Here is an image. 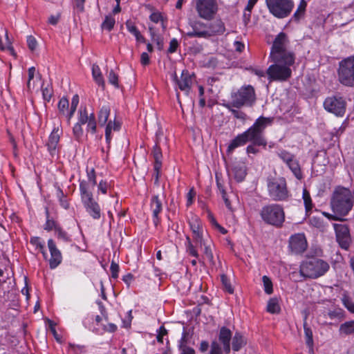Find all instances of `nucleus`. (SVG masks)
Listing matches in <instances>:
<instances>
[{"label":"nucleus","mask_w":354,"mask_h":354,"mask_svg":"<svg viewBox=\"0 0 354 354\" xmlns=\"http://www.w3.org/2000/svg\"><path fill=\"white\" fill-rule=\"evenodd\" d=\"M256 101L254 88L250 86H243L236 91L232 93L231 101L235 108L240 109L243 106H252Z\"/></svg>","instance_id":"obj_7"},{"label":"nucleus","mask_w":354,"mask_h":354,"mask_svg":"<svg viewBox=\"0 0 354 354\" xmlns=\"http://www.w3.org/2000/svg\"><path fill=\"white\" fill-rule=\"evenodd\" d=\"M338 81L344 86H354V55L343 59L337 68Z\"/></svg>","instance_id":"obj_8"},{"label":"nucleus","mask_w":354,"mask_h":354,"mask_svg":"<svg viewBox=\"0 0 354 354\" xmlns=\"http://www.w3.org/2000/svg\"><path fill=\"white\" fill-rule=\"evenodd\" d=\"M341 301L347 310H354V299L346 292L342 294Z\"/></svg>","instance_id":"obj_38"},{"label":"nucleus","mask_w":354,"mask_h":354,"mask_svg":"<svg viewBox=\"0 0 354 354\" xmlns=\"http://www.w3.org/2000/svg\"><path fill=\"white\" fill-rule=\"evenodd\" d=\"M287 166L291 170V171L292 172L293 175L295 176L296 178H297L298 180H301L303 178V174L301 172L299 160H297L295 158H293L287 165Z\"/></svg>","instance_id":"obj_31"},{"label":"nucleus","mask_w":354,"mask_h":354,"mask_svg":"<svg viewBox=\"0 0 354 354\" xmlns=\"http://www.w3.org/2000/svg\"><path fill=\"white\" fill-rule=\"evenodd\" d=\"M48 248L50 253L49 266L51 269H55L62 263V255L52 239L48 240Z\"/></svg>","instance_id":"obj_19"},{"label":"nucleus","mask_w":354,"mask_h":354,"mask_svg":"<svg viewBox=\"0 0 354 354\" xmlns=\"http://www.w3.org/2000/svg\"><path fill=\"white\" fill-rule=\"evenodd\" d=\"M267 189L268 196L273 201H287L290 197L286 180L283 177L268 178Z\"/></svg>","instance_id":"obj_6"},{"label":"nucleus","mask_w":354,"mask_h":354,"mask_svg":"<svg viewBox=\"0 0 354 354\" xmlns=\"http://www.w3.org/2000/svg\"><path fill=\"white\" fill-rule=\"evenodd\" d=\"M78 103H79V97L77 95H75L72 98L70 111L67 115V118H68V121L71 119L75 111H76Z\"/></svg>","instance_id":"obj_47"},{"label":"nucleus","mask_w":354,"mask_h":354,"mask_svg":"<svg viewBox=\"0 0 354 354\" xmlns=\"http://www.w3.org/2000/svg\"><path fill=\"white\" fill-rule=\"evenodd\" d=\"M69 106L68 100L66 97H62L59 100L58 103V109L59 112L67 117Z\"/></svg>","instance_id":"obj_44"},{"label":"nucleus","mask_w":354,"mask_h":354,"mask_svg":"<svg viewBox=\"0 0 354 354\" xmlns=\"http://www.w3.org/2000/svg\"><path fill=\"white\" fill-rule=\"evenodd\" d=\"M232 349L234 351H239L246 344V340L239 332H236L232 338Z\"/></svg>","instance_id":"obj_30"},{"label":"nucleus","mask_w":354,"mask_h":354,"mask_svg":"<svg viewBox=\"0 0 354 354\" xmlns=\"http://www.w3.org/2000/svg\"><path fill=\"white\" fill-rule=\"evenodd\" d=\"M259 214L266 224L276 228H281L286 219L283 207L278 203H271L263 206Z\"/></svg>","instance_id":"obj_4"},{"label":"nucleus","mask_w":354,"mask_h":354,"mask_svg":"<svg viewBox=\"0 0 354 354\" xmlns=\"http://www.w3.org/2000/svg\"><path fill=\"white\" fill-rule=\"evenodd\" d=\"M125 24L128 31L134 35L137 41L145 43L146 41L145 37L141 35L140 32L133 21L128 20Z\"/></svg>","instance_id":"obj_27"},{"label":"nucleus","mask_w":354,"mask_h":354,"mask_svg":"<svg viewBox=\"0 0 354 354\" xmlns=\"http://www.w3.org/2000/svg\"><path fill=\"white\" fill-rule=\"evenodd\" d=\"M149 19L151 21L156 23V24L161 22L162 28L164 29L165 28V26L164 25V22H163V17L160 12H155L151 13V15L149 16Z\"/></svg>","instance_id":"obj_55"},{"label":"nucleus","mask_w":354,"mask_h":354,"mask_svg":"<svg viewBox=\"0 0 354 354\" xmlns=\"http://www.w3.org/2000/svg\"><path fill=\"white\" fill-rule=\"evenodd\" d=\"M178 46V41L176 39H172L169 42V46L167 50L169 53H174L176 51L177 48Z\"/></svg>","instance_id":"obj_62"},{"label":"nucleus","mask_w":354,"mask_h":354,"mask_svg":"<svg viewBox=\"0 0 354 354\" xmlns=\"http://www.w3.org/2000/svg\"><path fill=\"white\" fill-rule=\"evenodd\" d=\"M91 118V114L88 115L86 108H80V109L78 111V121L77 123L83 125L86 124Z\"/></svg>","instance_id":"obj_40"},{"label":"nucleus","mask_w":354,"mask_h":354,"mask_svg":"<svg viewBox=\"0 0 354 354\" xmlns=\"http://www.w3.org/2000/svg\"><path fill=\"white\" fill-rule=\"evenodd\" d=\"M157 138L156 141V144L153 147V151H152V155L154 158V165H153V169L154 170H158L161 169L162 168V151L159 145V140L158 138V133L156 134Z\"/></svg>","instance_id":"obj_25"},{"label":"nucleus","mask_w":354,"mask_h":354,"mask_svg":"<svg viewBox=\"0 0 354 354\" xmlns=\"http://www.w3.org/2000/svg\"><path fill=\"white\" fill-rule=\"evenodd\" d=\"M186 252L188 253L189 255H191L196 259L198 258L199 254L196 249L195 246L193 245V243L191 241V239L189 236L186 237Z\"/></svg>","instance_id":"obj_41"},{"label":"nucleus","mask_w":354,"mask_h":354,"mask_svg":"<svg viewBox=\"0 0 354 354\" xmlns=\"http://www.w3.org/2000/svg\"><path fill=\"white\" fill-rule=\"evenodd\" d=\"M30 243L35 246L36 249L39 250V251L42 253V255L44 259H46L48 257L47 252L45 250L44 243L41 241V239L38 236H33L30 238Z\"/></svg>","instance_id":"obj_35"},{"label":"nucleus","mask_w":354,"mask_h":354,"mask_svg":"<svg viewBox=\"0 0 354 354\" xmlns=\"http://www.w3.org/2000/svg\"><path fill=\"white\" fill-rule=\"evenodd\" d=\"M81 201L86 212L95 220L101 217V209L92 194H80Z\"/></svg>","instance_id":"obj_14"},{"label":"nucleus","mask_w":354,"mask_h":354,"mask_svg":"<svg viewBox=\"0 0 354 354\" xmlns=\"http://www.w3.org/2000/svg\"><path fill=\"white\" fill-rule=\"evenodd\" d=\"M279 300L277 297L271 298L267 306V310H280Z\"/></svg>","instance_id":"obj_56"},{"label":"nucleus","mask_w":354,"mask_h":354,"mask_svg":"<svg viewBox=\"0 0 354 354\" xmlns=\"http://www.w3.org/2000/svg\"><path fill=\"white\" fill-rule=\"evenodd\" d=\"M27 44L29 49L33 51L37 48V42L36 39L33 36L29 35L27 37Z\"/></svg>","instance_id":"obj_59"},{"label":"nucleus","mask_w":354,"mask_h":354,"mask_svg":"<svg viewBox=\"0 0 354 354\" xmlns=\"http://www.w3.org/2000/svg\"><path fill=\"white\" fill-rule=\"evenodd\" d=\"M302 198H303V200H304V206H305L306 213L307 215H308L311 212V211H312V209L313 207V202H312V199H311L310 193L307 190L306 188H304L303 189Z\"/></svg>","instance_id":"obj_33"},{"label":"nucleus","mask_w":354,"mask_h":354,"mask_svg":"<svg viewBox=\"0 0 354 354\" xmlns=\"http://www.w3.org/2000/svg\"><path fill=\"white\" fill-rule=\"evenodd\" d=\"M150 209L152 212L153 222L155 226H158L160 223L159 214L162 211V203L158 195H154L151 197L150 201Z\"/></svg>","instance_id":"obj_22"},{"label":"nucleus","mask_w":354,"mask_h":354,"mask_svg":"<svg viewBox=\"0 0 354 354\" xmlns=\"http://www.w3.org/2000/svg\"><path fill=\"white\" fill-rule=\"evenodd\" d=\"M209 354H222L221 347L217 342L213 341L212 342Z\"/></svg>","instance_id":"obj_58"},{"label":"nucleus","mask_w":354,"mask_h":354,"mask_svg":"<svg viewBox=\"0 0 354 354\" xmlns=\"http://www.w3.org/2000/svg\"><path fill=\"white\" fill-rule=\"evenodd\" d=\"M87 124V131H91V133L94 134L96 133V120L95 117L93 113H91L90 120L86 123Z\"/></svg>","instance_id":"obj_52"},{"label":"nucleus","mask_w":354,"mask_h":354,"mask_svg":"<svg viewBox=\"0 0 354 354\" xmlns=\"http://www.w3.org/2000/svg\"><path fill=\"white\" fill-rule=\"evenodd\" d=\"M198 16L205 20L212 19L218 11L216 0H194Z\"/></svg>","instance_id":"obj_11"},{"label":"nucleus","mask_w":354,"mask_h":354,"mask_svg":"<svg viewBox=\"0 0 354 354\" xmlns=\"http://www.w3.org/2000/svg\"><path fill=\"white\" fill-rule=\"evenodd\" d=\"M179 349L180 354H195L194 349L186 345H179Z\"/></svg>","instance_id":"obj_63"},{"label":"nucleus","mask_w":354,"mask_h":354,"mask_svg":"<svg viewBox=\"0 0 354 354\" xmlns=\"http://www.w3.org/2000/svg\"><path fill=\"white\" fill-rule=\"evenodd\" d=\"M173 81L175 82L176 90L180 89L185 95H188L192 90L194 83L196 82V75L188 70L184 69L180 76L178 77L176 73L172 75Z\"/></svg>","instance_id":"obj_10"},{"label":"nucleus","mask_w":354,"mask_h":354,"mask_svg":"<svg viewBox=\"0 0 354 354\" xmlns=\"http://www.w3.org/2000/svg\"><path fill=\"white\" fill-rule=\"evenodd\" d=\"M245 135H243V133H240L238 136H236L230 143V145L227 147V151L228 153L232 152L236 148L243 146L247 143L246 139H245Z\"/></svg>","instance_id":"obj_26"},{"label":"nucleus","mask_w":354,"mask_h":354,"mask_svg":"<svg viewBox=\"0 0 354 354\" xmlns=\"http://www.w3.org/2000/svg\"><path fill=\"white\" fill-rule=\"evenodd\" d=\"M61 134L62 131H59V127H54L48 137L46 147L48 151L52 157L58 156L59 150V142Z\"/></svg>","instance_id":"obj_18"},{"label":"nucleus","mask_w":354,"mask_h":354,"mask_svg":"<svg viewBox=\"0 0 354 354\" xmlns=\"http://www.w3.org/2000/svg\"><path fill=\"white\" fill-rule=\"evenodd\" d=\"M109 187L110 184L106 180H101L97 185V191L103 194H106Z\"/></svg>","instance_id":"obj_57"},{"label":"nucleus","mask_w":354,"mask_h":354,"mask_svg":"<svg viewBox=\"0 0 354 354\" xmlns=\"http://www.w3.org/2000/svg\"><path fill=\"white\" fill-rule=\"evenodd\" d=\"M111 131H112V121L110 120L106 127L105 129V138L106 142L109 143L111 140Z\"/></svg>","instance_id":"obj_60"},{"label":"nucleus","mask_w":354,"mask_h":354,"mask_svg":"<svg viewBox=\"0 0 354 354\" xmlns=\"http://www.w3.org/2000/svg\"><path fill=\"white\" fill-rule=\"evenodd\" d=\"M46 221L44 226V230L48 232H50V231H52L53 230H54L55 232L56 227H59V225L57 223V222L55 221H54L52 218H50L49 212H48V208H46Z\"/></svg>","instance_id":"obj_39"},{"label":"nucleus","mask_w":354,"mask_h":354,"mask_svg":"<svg viewBox=\"0 0 354 354\" xmlns=\"http://www.w3.org/2000/svg\"><path fill=\"white\" fill-rule=\"evenodd\" d=\"M354 205V191L344 187H337L333 193L330 206L333 212L344 216L352 209Z\"/></svg>","instance_id":"obj_2"},{"label":"nucleus","mask_w":354,"mask_h":354,"mask_svg":"<svg viewBox=\"0 0 354 354\" xmlns=\"http://www.w3.org/2000/svg\"><path fill=\"white\" fill-rule=\"evenodd\" d=\"M324 107L328 112L342 117L346 112V102L342 96L332 95L325 99Z\"/></svg>","instance_id":"obj_13"},{"label":"nucleus","mask_w":354,"mask_h":354,"mask_svg":"<svg viewBox=\"0 0 354 354\" xmlns=\"http://www.w3.org/2000/svg\"><path fill=\"white\" fill-rule=\"evenodd\" d=\"M273 62L266 70V75L270 82L287 81L292 76L291 66L295 64V57L287 55L285 57H269Z\"/></svg>","instance_id":"obj_1"},{"label":"nucleus","mask_w":354,"mask_h":354,"mask_svg":"<svg viewBox=\"0 0 354 354\" xmlns=\"http://www.w3.org/2000/svg\"><path fill=\"white\" fill-rule=\"evenodd\" d=\"M307 3L304 0H301L297 10L294 13L292 18L295 21H299L301 17L304 15Z\"/></svg>","instance_id":"obj_43"},{"label":"nucleus","mask_w":354,"mask_h":354,"mask_svg":"<svg viewBox=\"0 0 354 354\" xmlns=\"http://www.w3.org/2000/svg\"><path fill=\"white\" fill-rule=\"evenodd\" d=\"M211 36L214 35H221L225 32L224 24L221 21H216L209 26Z\"/></svg>","instance_id":"obj_36"},{"label":"nucleus","mask_w":354,"mask_h":354,"mask_svg":"<svg viewBox=\"0 0 354 354\" xmlns=\"http://www.w3.org/2000/svg\"><path fill=\"white\" fill-rule=\"evenodd\" d=\"M190 230L193 234L194 241L196 242H203V226L201 221L198 217L194 216L189 220Z\"/></svg>","instance_id":"obj_21"},{"label":"nucleus","mask_w":354,"mask_h":354,"mask_svg":"<svg viewBox=\"0 0 354 354\" xmlns=\"http://www.w3.org/2000/svg\"><path fill=\"white\" fill-rule=\"evenodd\" d=\"M262 281L263 283L264 291L266 293L270 295L273 292L272 283L270 279L264 275L262 277Z\"/></svg>","instance_id":"obj_48"},{"label":"nucleus","mask_w":354,"mask_h":354,"mask_svg":"<svg viewBox=\"0 0 354 354\" xmlns=\"http://www.w3.org/2000/svg\"><path fill=\"white\" fill-rule=\"evenodd\" d=\"M191 26L192 30L186 33L189 37L207 38L211 36L209 31L206 30V25L203 22L194 21L192 23Z\"/></svg>","instance_id":"obj_20"},{"label":"nucleus","mask_w":354,"mask_h":354,"mask_svg":"<svg viewBox=\"0 0 354 354\" xmlns=\"http://www.w3.org/2000/svg\"><path fill=\"white\" fill-rule=\"evenodd\" d=\"M203 243L196 242V243L198 244L201 247H204L205 256L211 263L214 264V255L211 248V241L208 242L207 240L203 239Z\"/></svg>","instance_id":"obj_32"},{"label":"nucleus","mask_w":354,"mask_h":354,"mask_svg":"<svg viewBox=\"0 0 354 354\" xmlns=\"http://www.w3.org/2000/svg\"><path fill=\"white\" fill-rule=\"evenodd\" d=\"M277 155L286 165H288L293 158H295L294 154L283 149L279 151L277 153Z\"/></svg>","instance_id":"obj_46"},{"label":"nucleus","mask_w":354,"mask_h":354,"mask_svg":"<svg viewBox=\"0 0 354 354\" xmlns=\"http://www.w3.org/2000/svg\"><path fill=\"white\" fill-rule=\"evenodd\" d=\"M340 330L346 334H351L354 333V321L345 322L340 326Z\"/></svg>","instance_id":"obj_49"},{"label":"nucleus","mask_w":354,"mask_h":354,"mask_svg":"<svg viewBox=\"0 0 354 354\" xmlns=\"http://www.w3.org/2000/svg\"><path fill=\"white\" fill-rule=\"evenodd\" d=\"M115 24L114 17L111 16H106L104 21L102 24V28L111 31Z\"/></svg>","instance_id":"obj_45"},{"label":"nucleus","mask_w":354,"mask_h":354,"mask_svg":"<svg viewBox=\"0 0 354 354\" xmlns=\"http://www.w3.org/2000/svg\"><path fill=\"white\" fill-rule=\"evenodd\" d=\"M308 247L306 238L303 233L292 235L289 239V248L295 254L304 253Z\"/></svg>","instance_id":"obj_16"},{"label":"nucleus","mask_w":354,"mask_h":354,"mask_svg":"<svg viewBox=\"0 0 354 354\" xmlns=\"http://www.w3.org/2000/svg\"><path fill=\"white\" fill-rule=\"evenodd\" d=\"M309 223L310 225L320 230H323L325 227L323 220L316 216L311 217L309 219Z\"/></svg>","instance_id":"obj_51"},{"label":"nucleus","mask_w":354,"mask_h":354,"mask_svg":"<svg viewBox=\"0 0 354 354\" xmlns=\"http://www.w3.org/2000/svg\"><path fill=\"white\" fill-rule=\"evenodd\" d=\"M108 81L111 84L113 85L115 88L119 87L118 76L113 71V70H111L109 71L108 75Z\"/></svg>","instance_id":"obj_54"},{"label":"nucleus","mask_w":354,"mask_h":354,"mask_svg":"<svg viewBox=\"0 0 354 354\" xmlns=\"http://www.w3.org/2000/svg\"><path fill=\"white\" fill-rule=\"evenodd\" d=\"M232 173L237 182H241L246 176V167L243 162H236L232 167Z\"/></svg>","instance_id":"obj_24"},{"label":"nucleus","mask_w":354,"mask_h":354,"mask_svg":"<svg viewBox=\"0 0 354 354\" xmlns=\"http://www.w3.org/2000/svg\"><path fill=\"white\" fill-rule=\"evenodd\" d=\"M288 43V37L286 33L281 32L275 37L270 53L269 57H285L288 54L292 57H295L294 53L286 50V46Z\"/></svg>","instance_id":"obj_12"},{"label":"nucleus","mask_w":354,"mask_h":354,"mask_svg":"<svg viewBox=\"0 0 354 354\" xmlns=\"http://www.w3.org/2000/svg\"><path fill=\"white\" fill-rule=\"evenodd\" d=\"M269 12L278 19H283L290 15L294 8L293 0H266Z\"/></svg>","instance_id":"obj_9"},{"label":"nucleus","mask_w":354,"mask_h":354,"mask_svg":"<svg viewBox=\"0 0 354 354\" xmlns=\"http://www.w3.org/2000/svg\"><path fill=\"white\" fill-rule=\"evenodd\" d=\"M83 133L84 131L82 127V124L77 122L73 128V133L75 138L77 140H80L83 136Z\"/></svg>","instance_id":"obj_53"},{"label":"nucleus","mask_w":354,"mask_h":354,"mask_svg":"<svg viewBox=\"0 0 354 354\" xmlns=\"http://www.w3.org/2000/svg\"><path fill=\"white\" fill-rule=\"evenodd\" d=\"M304 334L306 337V343L308 346V352L310 354H313V332L310 328L306 327L304 324Z\"/></svg>","instance_id":"obj_37"},{"label":"nucleus","mask_w":354,"mask_h":354,"mask_svg":"<svg viewBox=\"0 0 354 354\" xmlns=\"http://www.w3.org/2000/svg\"><path fill=\"white\" fill-rule=\"evenodd\" d=\"M329 264L323 259L312 257L303 261L299 273L305 279H317L323 276L329 269Z\"/></svg>","instance_id":"obj_5"},{"label":"nucleus","mask_w":354,"mask_h":354,"mask_svg":"<svg viewBox=\"0 0 354 354\" xmlns=\"http://www.w3.org/2000/svg\"><path fill=\"white\" fill-rule=\"evenodd\" d=\"M92 76L95 83L104 88L105 86L104 77L99 66L95 64L92 66Z\"/></svg>","instance_id":"obj_29"},{"label":"nucleus","mask_w":354,"mask_h":354,"mask_svg":"<svg viewBox=\"0 0 354 354\" xmlns=\"http://www.w3.org/2000/svg\"><path fill=\"white\" fill-rule=\"evenodd\" d=\"M273 122L272 118L260 116L248 130L243 133L245 135L247 142H251L257 146L266 147L267 141L263 136V131L266 127L270 125Z\"/></svg>","instance_id":"obj_3"},{"label":"nucleus","mask_w":354,"mask_h":354,"mask_svg":"<svg viewBox=\"0 0 354 354\" xmlns=\"http://www.w3.org/2000/svg\"><path fill=\"white\" fill-rule=\"evenodd\" d=\"M111 109L109 105H103L97 114L98 123L101 126H104L109 117Z\"/></svg>","instance_id":"obj_28"},{"label":"nucleus","mask_w":354,"mask_h":354,"mask_svg":"<svg viewBox=\"0 0 354 354\" xmlns=\"http://www.w3.org/2000/svg\"><path fill=\"white\" fill-rule=\"evenodd\" d=\"M55 232L58 239L66 243L71 241V236L60 226L59 227H56V231Z\"/></svg>","instance_id":"obj_42"},{"label":"nucleus","mask_w":354,"mask_h":354,"mask_svg":"<svg viewBox=\"0 0 354 354\" xmlns=\"http://www.w3.org/2000/svg\"><path fill=\"white\" fill-rule=\"evenodd\" d=\"M221 281L222 285L223 286L225 290L229 293H233L234 289L230 283V279L227 278V275L223 274L221 275Z\"/></svg>","instance_id":"obj_50"},{"label":"nucleus","mask_w":354,"mask_h":354,"mask_svg":"<svg viewBox=\"0 0 354 354\" xmlns=\"http://www.w3.org/2000/svg\"><path fill=\"white\" fill-rule=\"evenodd\" d=\"M52 90L50 88L46 87L42 88V94L44 99L47 101H50L51 97H52Z\"/></svg>","instance_id":"obj_64"},{"label":"nucleus","mask_w":354,"mask_h":354,"mask_svg":"<svg viewBox=\"0 0 354 354\" xmlns=\"http://www.w3.org/2000/svg\"><path fill=\"white\" fill-rule=\"evenodd\" d=\"M110 270L111 272V277L114 279H117L118 277L119 272V266L114 261L111 262Z\"/></svg>","instance_id":"obj_61"},{"label":"nucleus","mask_w":354,"mask_h":354,"mask_svg":"<svg viewBox=\"0 0 354 354\" xmlns=\"http://www.w3.org/2000/svg\"><path fill=\"white\" fill-rule=\"evenodd\" d=\"M232 339V332L231 330L223 326L221 328L218 339L220 342L223 344V351L226 354H229L230 352V340Z\"/></svg>","instance_id":"obj_23"},{"label":"nucleus","mask_w":354,"mask_h":354,"mask_svg":"<svg viewBox=\"0 0 354 354\" xmlns=\"http://www.w3.org/2000/svg\"><path fill=\"white\" fill-rule=\"evenodd\" d=\"M224 106L227 108L236 119L242 121H245L246 120L247 115L243 111L239 110V109H234L235 107L232 104H224Z\"/></svg>","instance_id":"obj_34"},{"label":"nucleus","mask_w":354,"mask_h":354,"mask_svg":"<svg viewBox=\"0 0 354 354\" xmlns=\"http://www.w3.org/2000/svg\"><path fill=\"white\" fill-rule=\"evenodd\" d=\"M336 240L341 248L347 250L351 243V238L348 227L346 225L336 224L333 225Z\"/></svg>","instance_id":"obj_15"},{"label":"nucleus","mask_w":354,"mask_h":354,"mask_svg":"<svg viewBox=\"0 0 354 354\" xmlns=\"http://www.w3.org/2000/svg\"><path fill=\"white\" fill-rule=\"evenodd\" d=\"M87 180L80 181V194H92L97 185L96 174L94 168L86 169Z\"/></svg>","instance_id":"obj_17"}]
</instances>
